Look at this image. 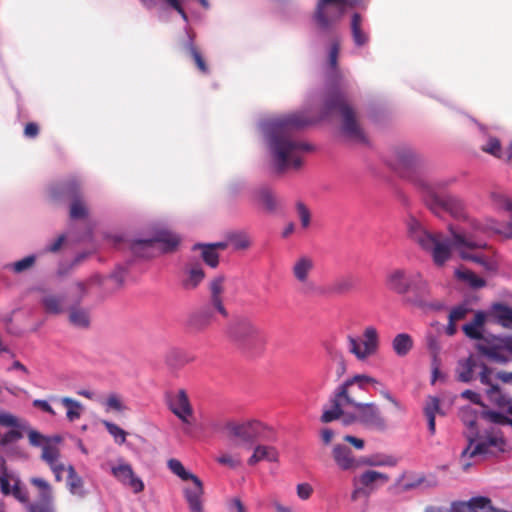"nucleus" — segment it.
I'll use <instances>...</instances> for the list:
<instances>
[{"label":"nucleus","mask_w":512,"mask_h":512,"mask_svg":"<svg viewBox=\"0 0 512 512\" xmlns=\"http://www.w3.org/2000/svg\"><path fill=\"white\" fill-rule=\"evenodd\" d=\"M373 386L380 395L388 400L397 410L404 411V406L398 401L386 388V386L378 379L366 374H356L346 379L333 392L335 406L338 407L342 403H353L354 388L357 386L359 390H365L366 386Z\"/></svg>","instance_id":"6"},{"label":"nucleus","mask_w":512,"mask_h":512,"mask_svg":"<svg viewBox=\"0 0 512 512\" xmlns=\"http://www.w3.org/2000/svg\"><path fill=\"white\" fill-rule=\"evenodd\" d=\"M512 413V407H511ZM459 417L466 427L467 447L462 451L463 458H474L503 450L505 441L497 424H508L512 427V417L508 418L494 411L478 412L471 406L463 407Z\"/></svg>","instance_id":"3"},{"label":"nucleus","mask_w":512,"mask_h":512,"mask_svg":"<svg viewBox=\"0 0 512 512\" xmlns=\"http://www.w3.org/2000/svg\"><path fill=\"white\" fill-rule=\"evenodd\" d=\"M166 360L171 366H183L192 362L194 357L183 350L171 349L166 356Z\"/></svg>","instance_id":"43"},{"label":"nucleus","mask_w":512,"mask_h":512,"mask_svg":"<svg viewBox=\"0 0 512 512\" xmlns=\"http://www.w3.org/2000/svg\"><path fill=\"white\" fill-rule=\"evenodd\" d=\"M454 274L459 281L465 283L471 288L478 289L486 285V281L483 278L477 276L467 268L460 267L455 270Z\"/></svg>","instance_id":"31"},{"label":"nucleus","mask_w":512,"mask_h":512,"mask_svg":"<svg viewBox=\"0 0 512 512\" xmlns=\"http://www.w3.org/2000/svg\"><path fill=\"white\" fill-rule=\"evenodd\" d=\"M352 402L353 403H342L340 406L336 407L334 394H332L329 399V407L323 410L321 421L323 423H329L343 417L346 425L357 421L364 426L380 432L387 429V421L376 403L357 402L354 396H352Z\"/></svg>","instance_id":"5"},{"label":"nucleus","mask_w":512,"mask_h":512,"mask_svg":"<svg viewBox=\"0 0 512 512\" xmlns=\"http://www.w3.org/2000/svg\"><path fill=\"white\" fill-rule=\"evenodd\" d=\"M42 304L47 313L59 314L63 311V299L55 295H47L43 298Z\"/></svg>","instance_id":"47"},{"label":"nucleus","mask_w":512,"mask_h":512,"mask_svg":"<svg viewBox=\"0 0 512 512\" xmlns=\"http://www.w3.org/2000/svg\"><path fill=\"white\" fill-rule=\"evenodd\" d=\"M229 337L245 348H252L264 343L261 328L248 318L237 319L228 328Z\"/></svg>","instance_id":"12"},{"label":"nucleus","mask_w":512,"mask_h":512,"mask_svg":"<svg viewBox=\"0 0 512 512\" xmlns=\"http://www.w3.org/2000/svg\"><path fill=\"white\" fill-rule=\"evenodd\" d=\"M427 346H428V349L430 350V352L432 353L433 355V360L434 362H436L438 359V354L441 350V346L439 344V342L437 341V339L433 336L429 337L428 340H427Z\"/></svg>","instance_id":"63"},{"label":"nucleus","mask_w":512,"mask_h":512,"mask_svg":"<svg viewBox=\"0 0 512 512\" xmlns=\"http://www.w3.org/2000/svg\"><path fill=\"white\" fill-rule=\"evenodd\" d=\"M0 488L3 494H11L21 503L27 504L29 502L26 488L21 485L17 476L8 473L6 469L0 473ZM0 512H5L2 504H0Z\"/></svg>","instance_id":"23"},{"label":"nucleus","mask_w":512,"mask_h":512,"mask_svg":"<svg viewBox=\"0 0 512 512\" xmlns=\"http://www.w3.org/2000/svg\"><path fill=\"white\" fill-rule=\"evenodd\" d=\"M361 0H319L315 12V21L318 26L327 30L338 21L347 9L353 8Z\"/></svg>","instance_id":"11"},{"label":"nucleus","mask_w":512,"mask_h":512,"mask_svg":"<svg viewBox=\"0 0 512 512\" xmlns=\"http://www.w3.org/2000/svg\"><path fill=\"white\" fill-rule=\"evenodd\" d=\"M253 200L268 213H274L279 206L277 197L268 187H261L256 190L253 194Z\"/></svg>","instance_id":"27"},{"label":"nucleus","mask_w":512,"mask_h":512,"mask_svg":"<svg viewBox=\"0 0 512 512\" xmlns=\"http://www.w3.org/2000/svg\"><path fill=\"white\" fill-rule=\"evenodd\" d=\"M23 437L22 433L18 430H10L5 433L0 439V445L5 448L9 444L17 442Z\"/></svg>","instance_id":"56"},{"label":"nucleus","mask_w":512,"mask_h":512,"mask_svg":"<svg viewBox=\"0 0 512 512\" xmlns=\"http://www.w3.org/2000/svg\"><path fill=\"white\" fill-rule=\"evenodd\" d=\"M414 277L415 278L409 291V293L412 294L409 301L413 305L421 308L429 307L433 309H440L442 307L441 303L433 302L430 299L431 288L428 281L424 279L420 272H415Z\"/></svg>","instance_id":"19"},{"label":"nucleus","mask_w":512,"mask_h":512,"mask_svg":"<svg viewBox=\"0 0 512 512\" xmlns=\"http://www.w3.org/2000/svg\"><path fill=\"white\" fill-rule=\"evenodd\" d=\"M217 462L221 465L229 466L230 468H236L241 463L239 458L234 457L228 453H224L218 456Z\"/></svg>","instance_id":"60"},{"label":"nucleus","mask_w":512,"mask_h":512,"mask_svg":"<svg viewBox=\"0 0 512 512\" xmlns=\"http://www.w3.org/2000/svg\"><path fill=\"white\" fill-rule=\"evenodd\" d=\"M348 350L357 360L365 361L375 355L379 349V333L374 326H367L361 337H347Z\"/></svg>","instance_id":"13"},{"label":"nucleus","mask_w":512,"mask_h":512,"mask_svg":"<svg viewBox=\"0 0 512 512\" xmlns=\"http://www.w3.org/2000/svg\"><path fill=\"white\" fill-rule=\"evenodd\" d=\"M339 54V44L333 43L329 50L328 55V65H329V79L332 82H335L339 78V73L337 70V59Z\"/></svg>","instance_id":"45"},{"label":"nucleus","mask_w":512,"mask_h":512,"mask_svg":"<svg viewBox=\"0 0 512 512\" xmlns=\"http://www.w3.org/2000/svg\"><path fill=\"white\" fill-rule=\"evenodd\" d=\"M60 403L66 408V418L70 422H74L82 416L84 407L83 405L70 397H62L59 399Z\"/></svg>","instance_id":"35"},{"label":"nucleus","mask_w":512,"mask_h":512,"mask_svg":"<svg viewBox=\"0 0 512 512\" xmlns=\"http://www.w3.org/2000/svg\"><path fill=\"white\" fill-rule=\"evenodd\" d=\"M167 404L171 412L183 423L190 425L194 415L187 392L179 389L167 395Z\"/></svg>","instance_id":"20"},{"label":"nucleus","mask_w":512,"mask_h":512,"mask_svg":"<svg viewBox=\"0 0 512 512\" xmlns=\"http://www.w3.org/2000/svg\"><path fill=\"white\" fill-rule=\"evenodd\" d=\"M351 33L356 46L361 47L368 43L369 35L362 29V18L358 13L352 16Z\"/></svg>","instance_id":"32"},{"label":"nucleus","mask_w":512,"mask_h":512,"mask_svg":"<svg viewBox=\"0 0 512 512\" xmlns=\"http://www.w3.org/2000/svg\"><path fill=\"white\" fill-rule=\"evenodd\" d=\"M483 151L496 156H501V144L497 138H490L486 145L483 146Z\"/></svg>","instance_id":"57"},{"label":"nucleus","mask_w":512,"mask_h":512,"mask_svg":"<svg viewBox=\"0 0 512 512\" xmlns=\"http://www.w3.org/2000/svg\"><path fill=\"white\" fill-rule=\"evenodd\" d=\"M22 431H25L28 436V440L31 446L33 447H44L48 442H51L54 440L56 443L61 441V438L59 436H56L54 438L47 437L37 430L30 427V425L27 423L26 429H21Z\"/></svg>","instance_id":"39"},{"label":"nucleus","mask_w":512,"mask_h":512,"mask_svg":"<svg viewBox=\"0 0 512 512\" xmlns=\"http://www.w3.org/2000/svg\"><path fill=\"white\" fill-rule=\"evenodd\" d=\"M102 424L108 431V433L114 438L117 444H123L126 441L127 432L121 427L107 420H103Z\"/></svg>","instance_id":"48"},{"label":"nucleus","mask_w":512,"mask_h":512,"mask_svg":"<svg viewBox=\"0 0 512 512\" xmlns=\"http://www.w3.org/2000/svg\"><path fill=\"white\" fill-rule=\"evenodd\" d=\"M486 320V314L482 311H478L473 320L463 326L465 335L471 339L483 340V326Z\"/></svg>","instance_id":"29"},{"label":"nucleus","mask_w":512,"mask_h":512,"mask_svg":"<svg viewBox=\"0 0 512 512\" xmlns=\"http://www.w3.org/2000/svg\"><path fill=\"white\" fill-rule=\"evenodd\" d=\"M456 376L460 382L468 383L479 378L483 385L489 386L487 393L492 396L498 392V387L491 381L492 371L485 365L479 356L471 355L458 362Z\"/></svg>","instance_id":"9"},{"label":"nucleus","mask_w":512,"mask_h":512,"mask_svg":"<svg viewBox=\"0 0 512 512\" xmlns=\"http://www.w3.org/2000/svg\"><path fill=\"white\" fill-rule=\"evenodd\" d=\"M0 425L6 427H16L19 428L20 430L27 428L26 421H19L17 417L8 412L0 413Z\"/></svg>","instance_id":"50"},{"label":"nucleus","mask_w":512,"mask_h":512,"mask_svg":"<svg viewBox=\"0 0 512 512\" xmlns=\"http://www.w3.org/2000/svg\"><path fill=\"white\" fill-rule=\"evenodd\" d=\"M454 182V177L419 181L426 205L433 213L440 215L442 212H447L453 218L463 220V225L458 230L450 228L452 239L444 237L441 233L431 232L414 215H409L406 219L408 237L421 249L429 252L437 266H442L450 258L451 249L454 248V233H461L462 228L470 229V221L473 220L468 217L464 204L459 198L444 193V190Z\"/></svg>","instance_id":"1"},{"label":"nucleus","mask_w":512,"mask_h":512,"mask_svg":"<svg viewBox=\"0 0 512 512\" xmlns=\"http://www.w3.org/2000/svg\"><path fill=\"white\" fill-rule=\"evenodd\" d=\"M204 272L200 265H192L187 268L186 277L183 279V287L191 290L196 288L204 279Z\"/></svg>","instance_id":"37"},{"label":"nucleus","mask_w":512,"mask_h":512,"mask_svg":"<svg viewBox=\"0 0 512 512\" xmlns=\"http://www.w3.org/2000/svg\"><path fill=\"white\" fill-rule=\"evenodd\" d=\"M397 464L395 457L385 454L362 456V467H393Z\"/></svg>","instance_id":"33"},{"label":"nucleus","mask_w":512,"mask_h":512,"mask_svg":"<svg viewBox=\"0 0 512 512\" xmlns=\"http://www.w3.org/2000/svg\"><path fill=\"white\" fill-rule=\"evenodd\" d=\"M266 427L258 420H248L242 423L230 422L227 430L231 437L240 445L251 447L255 440L262 436Z\"/></svg>","instance_id":"15"},{"label":"nucleus","mask_w":512,"mask_h":512,"mask_svg":"<svg viewBox=\"0 0 512 512\" xmlns=\"http://www.w3.org/2000/svg\"><path fill=\"white\" fill-rule=\"evenodd\" d=\"M437 413H440V400L437 397L429 396L424 406V414L426 417H436Z\"/></svg>","instance_id":"54"},{"label":"nucleus","mask_w":512,"mask_h":512,"mask_svg":"<svg viewBox=\"0 0 512 512\" xmlns=\"http://www.w3.org/2000/svg\"><path fill=\"white\" fill-rule=\"evenodd\" d=\"M168 468L173 474L182 481L191 482L183 488L184 498L188 504L190 512H204L202 497L204 494L203 483L200 478L188 471L177 459H170L167 463Z\"/></svg>","instance_id":"8"},{"label":"nucleus","mask_w":512,"mask_h":512,"mask_svg":"<svg viewBox=\"0 0 512 512\" xmlns=\"http://www.w3.org/2000/svg\"><path fill=\"white\" fill-rule=\"evenodd\" d=\"M419 162L417 154L408 147L398 148L389 161V164L403 177H408L409 170L416 167Z\"/></svg>","instance_id":"25"},{"label":"nucleus","mask_w":512,"mask_h":512,"mask_svg":"<svg viewBox=\"0 0 512 512\" xmlns=\"http://www.w3.org/2000/svg\"><path fill=\"white\" fill-rule=\"evenodd\" d=\"M31 485L36 489L37 501L30 506L31 512H54L53 490L50 483L41 477H32Z\"/></svg>","instance_id":"22"},{"label":"nucleus","mask_w":512,"mask_h":512,"mask_svg":"<svg viewBox=\"0 0 512 512\" xmlns=\"http://www.w3.org/2000/svg\"><path fill=\"white\" fill-rule=\"evenodd\" d=\"M194 249H201V255L207 265L212 268L217 267L219 263V255L212 245L196 244Z\"/></svg>","instance_id":"44"},{"label":"nucleus","mask_w":512,"mask_h":512,"mask_svg":"<svg viewBox=\"0 0 512 512\" xmlns=\"http://www.w3.org/2000/svg\"><path fill=\"white\" fill-rule=\"evenodd\" d=\"M226 288V278L222 275L215 277L209 283L211 304L217 312L227 317L228 312L223 304V293Z\"/></svg>","instance_id":"26"},{"label":"nucleus","mask_w":512,"mask_h":512,"mask_svg":"<svg viewBox=\"0 0 512 512\" xmlns=\"http://www.w3.org/2000/svg\"><path fill=\"white\" fill-rule=\"evenodd\" d=\"M229 512H246L244 505L239 498H233L228 503Z\"/></svg>","instance_id":"64"},{"label":"nucleus","mask_w":512,"mask_h":512,"mask_svg":"<svg viewBox=\"0 0 512 512\" xmlns=\"http://www.w3.org/2000/svg\"><path fill=\"white\" fill-rule=\"evenodd\" d=\"M392 348L399 357L406 356L413 348V340L407 333H399L392 340Z\"/></svg>","instance_id":"34"},{"label":"nucleus","mask_w":512,"mask_h":512,"mask_svg":"<svg viewBox=\"0 0 512 512\" xmlns=\"http://www.w3.org/2000/svg\"><path fill=\"white\" fill-rule=\"evenodd\" d=\"M66 241V236L64 234L58 236L52 243L48 244L43 252L46 253V252H51V253H56L60 250V248L63 246V244L65 243Z\"/></svg>","instance_id":"62"},{"label":"nucleus","mask_w":512,"mask_h":512,"mask_svg":"<svg viewBox=\"0 0 512 512\" xmlns=\"http://www.w3.org/2000/svg\"><path fill=\"white\" fill-rule=\"evenodd\" d=\"M101 405L104 407L107 413H122L127 410V406L123 402L122 398L116 393H110L104 400L101 401Z\"/></svg>","instance_id":"41"},{"label":"nucleus","mask_w":512,"mask_h":512,"mask_svg":"<svg viewBox=\"0 0 512 512\" xmlns=\"http://www.w3.org/2000/svg\"><path fill=\"white\" fill-rule=\"evenodd\" d=\"M228 242L235 249H246L250 245V239L244 232L232 233L228 236Z\"/></svg>","instance_id":"49"},{"label":"nucleus","mask_w":512,"mask_h":512,"mask_svg":"<svg viewBox=\"0 0 512 512\" xmlns=\"http://www.w3.org/2000/svg\"><path fill=\"white\" fill-rule=\"evenodd\" d=\"M507 231H502L501 224L487 218L483 222L470 221V229L462 228L461 233H454V248L464 260L473 261L487 270H491L492 264L478 250L486 247V242L480 236L490 234H503L506 238H512V220L507 224Z\"/></svg>","instance_id":"4"},{"label":"nucleus","mask_w":512,"mask_h":512,"mask_svg":"<svg viewBox=\"0 0 512 512\" xmlns=\"http://www.w3.org/2000/svg\"><path fill=\"white\" fill-rule=\"evenodd\" d=\"M478 350L497 363H506L512 359V339L490 336L485 343L477 345Z\"/></svg>","instance_id":"16"},{"label":"nucleus","mask_w":512,"mask_h":512,"mask_svg":"<svg viewBox=\"0 0 512 512\" xmlns=\"http://www.w3.org/2000/svg\"><path fill=\"white\" fill-rule=\"evenodd\" d=\"M212 319V311L208 308H204L193 312L187 320V325L192 330L202 331L211 324Z\"/></svg>","instance_id":"30"},{"label":"nucleus","mask_w":512,"mask_h":512,"mask_svg":"<svg viewBox=\"0 0 512 512\" xmlns=\"http://www.w3.org/2000/svg\"><path fill=\"white\" fill-rule=\"evenodd\" d=\"M316 120L306 112H294L269 117L260 123L266 154L276 172L302 166L305 155L313 151V146L297 138L293 132Z\"/></svg>","instance_id":"2"},{"label":"nucleus","mask_w":512,"mask_h":512,"mask_svg":"<svg viewBox=\"0 0 512 512\" xmlns=\"http://www.w3.org/2000/svg\"><path fill=\"white\" fill-rule=\"evenodd\" d=\"M340 83H329L331 86L329 96L325 101L324 112L321 118L338 111L342 117V131L344 135L352 140H364L363 132L358 125L354 110L347 104L344 96L337 90Z\"/></svg>","instance_id":"7"},{"label":"nucleus","mask_w":512,"mask_h":512,"mask_svg":"<svg viewBox=\"0 0 512 512\" xmlns=\"http://www.w3.org/2000/svg\"><path fill=\"white\" fill-rule=\"evenodd\" d=\"M278 451L273 446L268 445H257L247 463L250 466H254L260 461L276 462L278 461Z\"/></svg>","instance_id":"28"},{"label":"nucleus","mask_w":512,"mask_h":512,"mask_svg":"<svg viewBox=\"0 0 512 512\" xmlns=\"http://www.w3.org/2000/svg\"><path fill=\"white\" fill-rule=\"evenodd\" d=\"M389 481V476L376 470H365L351 478V500L368 499L379 487Z\"/></svg>","instance_id":"10"},{"label":"nucleus","mask_w":512,"mask_h":512,"mask_svg":"<svg viewBox=\"0 0 512 512\" xmlns=\"http://www.w3.org/2000/svg\"><path fill=\"white\" fill-rule=\"evenodd\" d=\"M315 261L309 255H300L291 265V274L294 280L301 286L303 293L308 294L315 288L311 275L315 270Z\"/></svg>","instance_id":"17"},{"label":"nucleus","mask_w":512,"mask_h":512,"mask_svg":"<svg viewBox=\"0 0 512 512\" xmlns=\"http://www.w3.org/2000/svg\"><path fill=\"white\" fill-rule=\"evenodd\" d=\"M331 457L337 468L344 472H354L362 467V456L357 457L352 449L344 443L333 445Z\"/></svg>","instance_id":"21"},{"label":"nucleus","mask_w":512,"mask_h":512,"mask_svg":"<svg viewBox=\"0 0 512 512\" xmlns=\"http://www.w3.org/2000/svg\"><path fill=\"white\" fill-rule=\"evenodd\" d=\"M296 493L301 500H307L313 493V487L309 483H300L296 487Z\"/></svg>","instance_id":"61"},{"label":"nucleus","mask_w":512,"mask_h":512,"mask_svg":"<svg viewBox=\"0 0 512 512\" xmlns=\"http://www.w3.org/2000/svg\"><path fill=\"white\" fill-rule=\"evenodd\" d=\"M59 450L48 442L44 447H42V459L48 464L52 465L54 463L59 462Z\"/></svg>","instance_id":"51"},{"label":"nucleus","mask_w":512,"mask_h":512,"mask_svg":"<svg viewBox=\"0 0 512 512\" xmlns=\"http://www.w3.org/2000/svg\"><path fill=\"white\" fill-rule=\"evenodd\" d=\"M86 214H87V209H86L84 203L79 199H75L71 204L70 217L73 219H80V218L85 217Z\"/></svg>","instance_id":"55"},{"label":"nucleus","mask_w":512,"mask_h":512,"mask_svg":"<svg viewBox=\"0 0 512 512\" xmlns=\"http://www.w3.org/2000/svg\"><path fill=\"white\" fill-rule=\"evenodd\" d=\"M491 314L504 327L512 325V308L496 303L491 307Z\"/></svg>","instance_id":"38"},{"label":"nucleus","mask_w":512,"mask_h":512,"mask_svg":"<svg viewBox=\"0 0 512 512\" xmlns=\"http://www.w3.org/2000/svg\"><path fill=\"white\" fill-rule=\"evenodd\" d=\"M468 312L469 309L465 305L456 306L451 310L449 314V320L450 322H457L462 320L466 317Z\"/></svg>","instance_id":"58"},{"label":"nucleus","mask_w":512,"mask_h":512,"mask_svg":"<svg viewBox=\"0 0 512 512\" xmlns=\"http://www.w3.org/2000/svg\"><path fill=\"white\" fill-rule=\"evenodd\" d=\"M179 237L167 230H160L151 238L136 239L132 243V251L135 254L149 257L150 250L159 248L165 252L173 250L179 244Z\"/></svg>","instance_id":"14"},{"label":"nucleus","mask_w":512,"mask_h":512,"mask_svg":"<svg viewBox=\"0 0 512 512\" xmlns=\"http://www.w3.org/2000/svg\"><path fill=\"white\" fill-rule=\"evenodd\" d=\"M70 322L77 327H87L90 323L89 313L80 308H73L69 314Z\"/></svg>","instance_id":"46"},{"label":"nucleus","mask_w":512,"mask_h":512,"mask_svg":"<svg viewBox=\"0 0 512 512\" xmlns=\"http://www.w3.org/2000/svg\"><path fill=\"white\" fill-rule=\"evenodd\" d=\"M36 261L35 255H28L24 257L21 260H18L12 264L9 265V267L15 272V273H21L25 270L30 269Z\"/></svg>","instance_id":"52"},{"label":"nucleus","mask_w":512,"mask_h":512,"mask_svg":"<svg viewBox=\"0 0 512 512\" xmlns=\"http://www.w3.org/2000/svg\"><path fill=\"white\" fill-rule=\"evenodd\" d=\"M490 200L496 210H504L512 213V200L501 191H492Z\"/></svg>","instance_id":"42"},{"label":"nucleus","mask_w":512,"mask_h":512,"mask_svg":"<svg viewBox=\"0 0 512 512\" xmlns=\"http://www.w3.org/2000/svg\"><path fill=\"white\" fill-rule=\"evenodd\" d=\"M143 6H145L147 9H153L157 7L159 4H164L174 10H176L181 17L184 19V21H187L188 17L185 13L181 0H139Z\"/></svg>","instance_id":"40"},{"label":"nucleus","mask_w":512,"mask_h":512,"mask_svg":"<svg viewBox=\"0 0 512 512\" xmlns=\"http://www.w3.org/2000/svg\"><path fill=\"white\" fill-rule=\"evenodd\" d=\"M296 211L303 229L309 228L311 224V213L303 202L296 203Z\"/></svg>","instance_id":"53"},{"label":"nucleus","mask_w":512,"mask_h":512,"mask_svg":"<svg viewBox=\"0 0 512 512\" xmlns=\"http://www.w3.org/2000/svg\"><path fill=\"white\" fill-rule=\"evenodd\" d=\"M352 286L353 283L349 278H340L333 283L332 290L336 293H343L350 290Z\"/></svg>","instance_id":"59"},{"label":"nucleus","mask_w":512,"mask_h":512,"mask_svg":"<svg viewBox=\"0 0 512 512\" xmlns=\"http://www.w3.org/2000/svg\"><path fill=\"white\" fill-rule=\"evenodd\" d=\"M68 477H67V486L71 494L84 497V482L82 478L76 473L75 468L71 465L67 468Z\"/></svg>","instance_id":"36"},{"label":"nucleus","mask_w":512,"mask_h":512,"mask_svg":"<svg viewBox=\"0 0 512 512\" xmlns=\"http://www.w3.org/2000/svg\"><path fill=\"white\" fill-rule=\"evenodd\" d=\"M111 474L122 486L135 494L141 493L145 488L143 480L136 475L132 466L123 459H119L116 464L111 466Z\"/></svg>","instance_id":"18"},{"label":"nucleus","mask_w":512,"mask_h":512,"mask_svg":"<svg viewBox=\"0 0 512 512\" xmlns=\"http://www.w3.org/2000/svg\"><path fill=\"white\" fill-rule=\"evenodd\" d=\"M416 271H407L405 269L396 268L388 272L386 276L387 288L399 295H406L409 293L412 282L414 280V273Z\"/></svg>","instance_id":"24"}]
</instances>
